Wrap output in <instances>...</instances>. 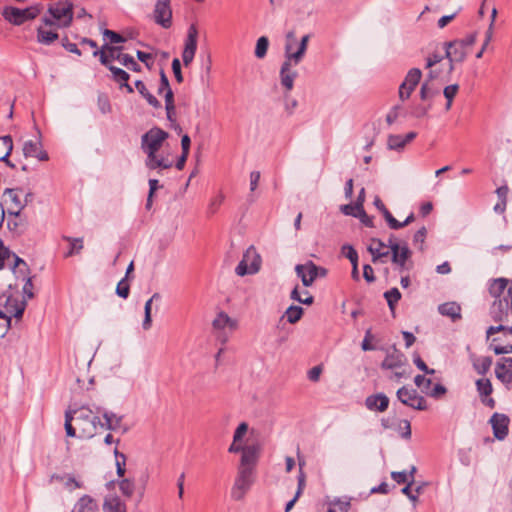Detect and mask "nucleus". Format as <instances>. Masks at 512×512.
Listing matches in <instances>:
<instances>
[{
	"mask_svg": "<svg viewBox=\"0 0 512 512\" xmlns=\"http://www.w3.org/2000/svg\"><path fill=\"white\" fill-rule=\"evenodd\" d=\"M309 36L299 34H286L285 38V60L280 69V83L286 92L294 87V80L298 72L294 69L304 58L307 49Z\"/></svg>",
	"mask_w": 512,
	"mask_h": 512,
	"instance_id": "f257e3e1",
	"label": "nucleus"
},
{
	"mask_svg": "<svg viewBox=\"0 0 512 512\" xmlns=\"http://www.w3.org/2000/svg\"><path fill=\"white\" fill-rule=\"evenodd\" d=\"M169 137V134L158 127H153L141 137V149L146 154L145 166L150 170L169 169L173 162L158 152Z\"/></svg>",
	"mask_w": 512,
	"mask_h": 512,
	"instance_id": "f03ea898",
	"label": "nucleus"
},
{
	"mask_svg": "<svg viewBox=\"0 0 512 512\" xmlns=\"http://www.w3.org/2000/svg\"><path fill=\"white\" fill-rule=\"evenodd\" d=\"M475 43L474 35H469L463 40H455L444 43L445 57L448 59L446 76L449 77L454 70V62H462L470 46Z\"/></svg>",
	"mask_w": 512,
	"mask_h": 512,
	"instance_id": "7ed1b4c3",
	"label": "nucleus"
},
{
	"mask_svg": "<svg viewBox=\"0 0 512 512\" xmlns=\"http://www.w3.org/2000/svg\"><path fill=\"white\" fill-rule=\"evenodd\" d=\"M73 18V4L69 0H59L48 10L44 21L50 26L65 28Z\"/></svg>",
	"mask_w": 512,
	"mask_h": 512,
	"instance_id": "20e7f679",
	"label": "nucleus"
},
{
	"mask_svg": "<svg viewBox=\"0 0 512 512\" xmlns=\"http://www.w3.org/2000/svg\"><path fill=\"white\" fill-rule=\"evenodd\" d=\"M103 35L104 44L102 45L101 49H96L93 51V56H99L100 62L108 68V66H110V61L114 59L117 60V54L121 53V47L116 46V44L127 41V38L124 37L123 34Z\"/></svg>",
	"mask_w": 512,
	"mask_h": 512,
	"instance_id": "39448f33",
	"label": "nucleus"
},
{
	"mask_svg": "<svg viewBox=\"0 0 512 512\" xmlns=\"http://www.w3.org/2000/svg\"><path fill=\"white\" fill-rule=\"evenodd\" d=\"M92 410L82 406L78 409V415L75 418L76 430L79 438H92L96 434L97 426L100 424L99 416H91Z\"/></svg>",
	"mask_w": 512,
	"mask_h": 512,
	"instance_id": "423d86ee",
	"label": "nucleus"
},
{
	"mask_svg": "<svg viewBox=\"0 0 512 512\" xmlns=\"http://www.w3.org/2000/svg\"><path fill=\"white\" fill-rule=\"evenodd\" d=\"M255 481V473L243 469H237V473L230 490V497L233 501L244 500Z\"/></svg>",
	"mask_w": 512,
	"mask_h": 512,
	"instance_id": "0eeeda50",
	"label": "nucleus"
},
{
	"mask_svg": "<svg viewBox=\"0 0 512 512\" xmlns=\"http://www.w3.org/2000/svg\"><path fill=\"white\" fill-rule=\"evenodd\" d=\"M261 266V257L253 246H250L243 255L242 260L237 265L235 272L239 276L255 274Z\"/></svg>",
	"mask_w": 512,
	"mask_h": 512,
	"instance_id": "6e6552de",
	"label": "nucleus"
},
{
	"mask_svg": "<svg viewBox=\"0 0 512 512\" xmlns=\"http://www.w3.org/2000/svg\"><path fill=\"white\" fill-rule=\"evenodd\" d=\"M39 13L40 10L35 6H31L25 9L9 6L3 9L2 15L10 23L20 25L27 20L36 18Z\"/></svg>",
	"mask_w": 512,
	"mask_h": 512,
	"instance_id": "1a4fd4ad",
	"label": "nucleus"
},
{
	"mask_svg": "<svg viewBox=\"0 0 512 512\" xmlns=\"http://www.w3.org/2000/svg\"><path fill=\"white\" fill-rule=\"evenodd\" d=\"M396 395L398 400L406 406L421 411L427 409L426 400L413 388L403 386L398 389Z\"/></svg>",
	"mask_w": 512,
	"mask_h": 512,
	"instance_id": "9d476101",
	"label": "nucleus"
},
{
	"mask_svg": "<svg viewBox=\"0 0 512 512\" xmlns=\"http://www.w3.org/2000/svg\"><path fill=\"white\" fill-rule=\"evenodd\" d=\"M260 451L261 446L258 443L246 445V449L241 454L240 463L237 469H243L255 473Z\"/></svg>",
	"mask_w": 512,
	"mask_h": 512,
	"instance_id": "9b49d317",
	"label": "nucleus"
},
{
	"mask_svg": "<svg viewBox=\"0 0 512 512\" xmlns=\"http://www.w3.org/2000/svg\"><path fill=\"white\" fill-rule=\"evenodd\" d=\"M96 413L102 414L104 419V423L100 421V424H98L101 428L111 431L121 430L122 433H126L129 430V427L123 424V416L117 415L111 411L102 410L99 407L96 408Z\"/></svg>",
	"mask_w": 512,
	"mask_h": 512,
	"instance_id": "f8f14e48",
	"label": "nucleus"
},
{
	"mask_svg": "<svg viewBox=\"0 0 512 512\" xmlns=\"http://www.w3.org/2000/svg\"><path fill=\"white\" fill-rule=\"evenodd\" d=\"M422 77V72L418 68H412L408 71L405 80L399 87V98L404 101L408 99L419 83Z\"/></svg>",
	"mask_w": 512,
	"mask_h": 512,
	"instance_id": "ddd939ff",
	"label": "nucleus"
},
{
	"mask_svg": "<svg viewBox=\"0 0 512 512\" xmlns=\"http://www.w3.org/2000/svg\"><path fill=\"white\" fill-rule=\"evenodd\" d=\"M512 314V305L508 299H496L491 305L490 315L496 322H506Z\"/></svg>",
	"mask_w": 512,
	"mask_h": 512,
	"instance_id": "4468645a",
	"label": "nucleus"
},
{
	"mask_svg": "<svg viewBox=\"0 0 512 512\" xmlns=\"http://www.w3.org/2000/svg\"><path fill=\"white\" fill-rule=\"evenodd\" d=\"M155 21L160 24L164 29L171 26L172 11L170 8L169 0H157L154 9Z\"/></svg>",
	"mask_w": 512,
	"mask_h": 512,
	"instance_id": "2eb2a0df",
	"label": "nucleus"
},
{
	"mask_svg": "<svg viewBox=\"0 0 512 512\" xmlns=\"http://www.w3.org/2000/svg\"><path fill=\"white\" fill-rule=\"evenodd\" d=\"M391 254V260L399 267L400 272L409 270L407 260L411 257L412 252L406 242H402V245H393Z\"/></svg>",
	"mask_w": 512,
	"mask_h": 512,
	"instance_id": "dca6fc26",
	"label": "nucleus"
},
{
	"mask_svg": "<svg viewBox=\"0 0 512 512\" xmlns=\"http://www.w3.org/2000/svg\"><path fill=\"white\" fill-rule=\"evenodd\" d=\"M295 272L305 287L312 286L314 281L317 279V265L313 261H307L304 264H297L295 266Z\"/></svg>",
	"mask_w": 512,
	"mask_h": 512,
	"instance_id": "f3484780",
	"label": "nucleus"
},
{
	"mask_svg": "<svg viewBox=\"0 0 512 512\" xmlns=\"http://www.w3.org/2000/svg\"><path fill=\"white\" fill-rule=\"evenodd\" d=\"M496 377L508 388H512V358L505 357L497 362Z\"/></svg>",
	"mask_w": 512,
	"mask_h": 512,
	"instance_id": "a211bd4d",
	"label": "nucleus"
},
{
	"mask_svg": "<svg viewBox=\"0 0 512 512\" xmlns=\"http://www.w3.org/2000/svg\"><path fill=\"white\" fill-rule=\"evenodd\" d=\"M494 437L504 440L508 435L509 418L505 414L494 413L490 418Z\"/></svg>",
	"mask_w": 512,
	"mask_h": 512,
	"instance_id": "6ab92c4d",
	"label": "nucleus"
},
{
	"mask_svg": "<svg viewBox=\"0 0 512 512\" xmlns=\"http://www.w3.org/2000/svg\"><path fill=\"white\" fill-rule=\"evenodd\" d=\"M406 361L407 359L405 355L393 347L392 351L387 353L385 359L381 363V368L387 370L397 369L404 366Z\"/></svg>",
	"mask_w": 512,
	"mask_h": 512,
	"instance_id": "aec40b11",
	"label": "nucleus"
},
{
	"mask_svg": "<svg viewBox=\"0 0 512 512\" xmlns=\"http://www.w3.org/2000/svg\"><path fill=\"white\" fill-rule=\"evenodd\" d=\"M23 154L26 158L35 157L40 161H47L48 154L42 149V143L39 140H29L23 145Z\"/></svg>",
	"mask_w": 512,
	"mask_h": 512,
	"instance_id": "412c9836",
	"label": "nucleus"
},
{
	"mask_svg": "<svg viewBox=\"0 0 512 512\" xmlns=\"http://www.w3.org/2000/svg\"><path fill=\"white\" fill-rule=\"evenodd\" d=\"M386 248L387 245L382 240L378 238H372L370 240V244L368 245L367 250L371 254L372 261L374 263L378 261L384 262L383 258H386L390 254V251Z\"/></svg>",
	"mask_w": 512,
	"mask_h": 512,
	"instance_id": "4be33fe9",
	"label": "nucleus"
},
{
	"mask_svg": "<svg viewBox=\"0 0 512 512\" xmlns=\"http://www.w3.org/2000/svg\"><path fill=\"white\" fill-rule=\"evenodd\" d=\"M365 405L369 410L384 412L388 408L389 398L383 393L370 395L366 398Z\"/></svg>",
	"mask_w": 512,
	"mask_h": 512,
	"instance_id": "5701e85b",
	"label": "nucleus"
},
{
	"mask_svg": "<svg viewBox=\"0 0 512 512\" xmlns=\"http://www.w3.org/2000/svg\"><path fill=\"white\" fill-rule=\"evenodd\" d=\"M237 327V320L230 318L225 312L218 313L215 319L212 321L213 331H223L226 328L235 330Z\"/></svg>",
	"mask_w": 512,
	"mask_h": 512,
	"instance_id": "b1692460",
	"label": "nucleus"
},
{
	"mask_svg": "<svg viewBox=\"0 0 512 512\" xmlns=\"http://www.w3.org/2000/svg\"><path fill=\"white\" fill-rule=\"evenodd\" d=\"M26 308V302L24 300L20 301L18 298L9 296L5 302V310L6 314H12L15 318L20 319L23 316V313Z\"/></svg>",
	"mask_w": 512,
	"mask_h": 512,
	"instance_id": "393cba45",
	"label": "nucleus"
},
{
	"mask_svg": "<svg viewBox=\"0 0 512 512\" xmlns=\"http://www.w3.org/2000/svg\"><path fill=\"white\" fill-rule=\"evenodd\" d=\"M4 196L11 202L12 207L9 208V214L14 216H19L22 209L25 207V203H23L20 199L17 189H6L4 192Z\"/></svg>",
	"mask_w": 512,
	"mask_h": 512,
	"instance_id": "a878e982",
	"label": "nucleus"
},
{
	"mask_svg": "<svg viewBox=\"0 0 512 512\" xmlns=\"http://www.w3.org/2000/svg\"><path fill=\"white\" fill-rule=\"evenodd\" d=\"M197 34H188V37L185 41V47L182 53V59L185 66H188L194 56L197 49Z\"/></svg>",
	"mask_w": 512,
	"mask_h": 512,
	"instance_id": "bb28decb",
	"label": "nucleus"
},
{
	"mask_svg": "<svg viewBox=\"0 0 512 512\" xmlns=\"http://www.w3.org/2000/svg\"><path fill=\"white\" fill-rule=\"evenodd\" d=\"M441 315L450 317L453 321L461 318V307L456 302L443 303L438 307Z\"/></svg>",
	"mask_w": 512,
	"mask_h": 512,
	"instance_id": "cd10ccee",
	"label": "nucleus"
},
{
	"mask_svg": "<svg viewBox=\"0 0 512 512\" xmlns=\"http://www.w3.org/2000/svg\"><path fill=\"white\" fill-rule=\"evenodd\" d=\"M444 58H446L445 56H441L439 54H433L431 56H429L427 58V61H426V68L429 69V73H428V79L429 80H434V79H438V78H441L442 77V70H438V69H433V67L440 63Z\"/></svg>",
	"mask_w": 512,
	"mask_h": 512,
	"instance_id": "c85d7f7f",
	"label": "nucleus"
},
{
	"mask_svg": "<svg viewBox=\"0 0 512 512\" xmlns=\"http://www.w3.org/2000/svg\"><path fill=\"white\" fill-rule=\"evenodd\" d=\"M97 504L90 496L81 497L74 505L72 512H96Z\"/></svg>",
	"mask_w": 512,
	"mask_h": 512,
	"instance_id": "c756f323",
	"label": "nucleus"
},
{
	"mask_svg": "<svg viewBox=\"0 0 512 512\" xmlns=\"http://www.w3.org/2000/svg\"><path fill=\"white\" fill-rule=\"evenodd\" d=\"M508 283H509V280L506 278L494 279L489 286L490 295L492 297H494L495 300L502 299L501 295L503 294L504 290L506 289Z\"/></svg>",
	"mask_w": 512,
	"mask_h": 512,
	"instance_id": "7c9ffc66",
	"label": "nucleus"
},
{
	"mask_svg": "<svg viewBox=\"0 0 512 512\" xmlns=\"http://www.w3.org/2000/svg\"><path fill=\"white\" fill-rule=\"evenodd\" d=\"M492 362V358L489 356L475 357L473 358V367L478 374L485 375L490 370Z\"/></svg>",
	"mask_w": 512,
	"mask_h": 512,
	"instance_id": "2f4dec72",
	"label": "nucleus"
},
{
	"mask_svg": "<svg viewBox=\"0 0 512 512\" xmlns=\"http://www.w3.org/2000/svg\"><path fill=\"white\" fill-rule=\"evenodd\" d=\"M135 88L137 91L147 100V102L153 106L154 108L161 107L160 102L157 100V98L152 95L146 88L145 84L141 80H137L135 82Z\"/></svg>",
	"mask_w": 512,
	"mask_h": 512,
	"instance_id": "473e14b6",
	"label": "nucleus"
},
{
	"mask_svg": "<svg viewBox=\"0 0 512 512\" xmlns=\"http://www.w3.org/2000/svg\"><path fill=\"white\" fill-rule=\"evenodd\" d=\"M62 239L69 242L70 244L69 250L64 255L66 258L79 254L80 251L83 249V238L63 236Z\"/></svg>",
	"mask_w": 512,
	"mask_h": 512,
	"instance_id": "72a5a7b5",
	"label": "nucleus"
},
{
	"mask_svg": "<svg viewBox=\"0 0 512 512\" xmlns=\"http://www.w3.org/2000/svg\"><path fill=\"white\" fill-rule=\"evenodd\" d=\"M13 149V142L10 136L0 137V160H6Z\"/></svg>",
	"mask_w": 512,
	"mask_h": 512,
	"instance_id": "f704fd0d",
	"label": "nucleus"
},
{
	"mask_svg": "<svg viewBox=\"0 0 512 512\" xmlns=\"http://www.w3.org/2000/svg\"><path fill=\"white\" fill-rule=\"evenodd\" d=\"M105 512H126L125 504L117 497L106 501L104 504Z\"/></svg>",
	"mask_w": 512,
	"mask_h": 512,
	"instance_id": "c9c22d12",
	"label": "nucleus"
},
{
	"mask_svg": "<svg viewBox=\"0 0 512 512\" xmlns=\"http://www.w3.org/2000/svg\"><path fill=\"white\" fill-rule=\"evenodd\" d=\"M303 312L304 311L302 307L291 305L287 308L285 316L287 317V321L289 323L295 324L301 319Z\"/></svg>",
	"mask_w": 512,
	"mask_h": 512,
	"instance_id": "e433bc0d",
	"label": "nucleus"
},
{
	"mask_svg": "<svg viewBox=\"0 0 512 512\" xmlns=\"http://www.w3.org/2000/svg\"><path fill=\"white\" fill-rule=\"evenodd\" d=\"M304 298L303 295L300 294L298 286H296L290 294V298L294 301H297L302 304L311 305L314 302V298L312 295L309 294L308 291H304Z\"/></svg>",
	"mask_w": 512,
	"mask_h": 512,
	"instance_id": "4c0bfd02",
	"label": "nucleus"
},
{
	"mask_svg": "<svg viewBox=\"0 0 512 512\" xmlns=\"http://www.w3.org/2000/svg\"><path fill=\"white\" fill-rule=\"evenodd\" d=\"M384 297L387 300L389 309L394 312L396 303L401 298V293L398 288H392L384 293Z\"/></svg>",
	"mask_w": 512,
	"mask_h": 512,
	"instance_id": "58836bf2",
	"label": "nucleus"
},
{
	"mask_svg": "<svg viewBox=\"0 0 512 512\" xmlns=\"http://www.w3.org/2000/svg\"><path fill=\"white\" fill-rule=\"evenodd\" d=\"M78 415V410H67L65 412V430L69 437H76V428L72 425L73 415Z\"/></svg>",
	"mask_w": 512,
	"mask_h": 512,
	"instance_id": "ea45409f",
	"label": "nucleus"
},
{
	"mask_svg": "<svg viewBox=\"0 0 512 512\" xmlns=\"http://www.w3.org/2000/svg\"><path fill=\"white\" fill-rule=\"evenodd\" d=\"M108 69L111 71L112 75H113V79L114 81H116L117 83L120 84V86L125 83V82H128L129 80V74L124 71L123 69L121 68H118L116 66H113V65H110L108 66Z\"/></svg>",
	"mask_w": 512,
	"mask_h": 512,
	"instance_id": "a19ab883",
	"label": "nucleus"
},
{
	"mask_svg": "<svg viewBox=\"0 0 512 512\" xmlns=\"http://www.w3.org/2000/svg\"><path fill=\"white\" fill-rule=\"evenodd\" d=\"M269 47V40L267 37L262 36L257 40L255 47V56L258 59H262L266 56Z\"/></svg>",
	"mask_w": 512,
	"mask_h": 512,
	"instance_id": "79ce46f5",
	"label": "nucleus"
},
{
	"mask_svg": "<svg viewBox=\"0 0 512 512\" xmlns=\"http://www.w3.org/2000/svg\"><path fill=\"white\" fill-rule=\"evenodd\" d=\"M114 455L116 458V468L117 475L119 477H123L125 474V465H126V456L122 452H119L118 449L114 450Z\"/></svg>",
	"mask_w": 512,
	"mask_h": 512,
	"instance_id": "37998d69",
	"label": "nucleus"
},
{
	"mask_svg": "<svg viewBox=\"0 0 512 512\" xmlns=\"http://www.w3.org/2000/svg\"><path fill=\"white\" fill-rule=\"evenodd\" d=\"M477 391L481 396H489L492 391V384L489 379H479L476 381Z\"/></svg>",
	"mask_w": 512,
	"mask_h": 512,
	"instance_id": "c03bdc74",
	"label": "nucleus"
},
{
	"mask_svg": "<svg viewBox=\"0 0 512 512\" xmlns=\"http://www.w3.org/2000/svg\"><path fill=\"white\" fill-rule=\"evenodd\" d=\"M119 490L126 497H131L135 490V484L130 479H123L119 482Z\"/></svg>",
	"mask_w": 512,
	"mask_h": 512,
	"instance_id": "a18cd8bd",
	"label": "nucleus"
},
{
	"mask_svg": "<svg viewBox=\"0 0 512 512\" xmlns=\"http://www.w3.org/2000/svg\"><path fill=\"white\" fill-rule=\"evenodd\" d=\"M152 300H147L144 306V320L142 323L144 330H149L152 325V317H151V309H152Z\"/></svg>",
	"mask_w": 512,
	"mask_h": 512,
	"instance_id": "49530a36",
	"label": "nucleus"
},
{
	"mask_svg": "<svg viewBox=\"0 0 512 512\" xmlns=\"http://www.w3.org/2000/svg\"><path fill=\"white\" fill-rule=\"evenodd\" d=\"M388 148L391 150L402 149L405 146L403 136L401 135H390L388 137Z\"/></svg>",
	"mask_w": 512,
	"mask_h": 512,
	"instance_id": "de8ad7c7",
	"label": "nucleus"
},
{
	"mask_svg": "<svg viewBox=\"0 0 512 512\" xmlns=\"http://www.w3.org/2000/svg\"><path fill=\"white\" fill-rule=\"evenodd\" d=\"M97 105L102 114L111 112V104L109 98L105 94H100L97 99Z\"/></svg>",
	"mask_w": 512,
	"mask_h": 512,
	"instance_id": "09e8293b",
	"label": "nucleus"
},
{
	"mask_svg": "<svg viewBox=\"0 0 512 512\" xmlns=\"http://www.w3.org/2000/svg\"><path fill=\"white\" fill-rule=\"evenodd\" d=\"M381 213L391 229H394V230L400 229V222L393 217V215L390 213V211L387 208H384L381 211Z\"/></svg>",
	"mask_w": 512,
	"mask_h": 512,
	"instance_id": "8fccbe9b",
	"label": "nucleus"
},
{
	"mask_svg": "<svg viewBox=\"0 0 512 512\" xmlns=\"http://www.w3.org/2000/svg\"><path fill=\"white\" fill-rule=\"evenodd\" d=\"M130 292V286L126 282V278L122 279L117 287H116V294L124 299H126L129 296Z\"/></svg>",
	"mask_w": 512,
	"mask_h": 512,
	"instance_id": "3c124183",
	"label": "nucleus"
},
{
	"mask_svg": "<svg viewBox=\"0 0 512 512\" xmlns=\"http://www.w3.org/2000/svg\"><path fill=\"white\" fill-rule=\"evenodd\" d=\"M340 210L345 215L357 217V213H360L362 209L356 203H354V204L342 205Z\"/></svg>",
	"mask_w": 512,
	"mask_h": 512,
	"instance_id": "603ef678",
	"label": "nucleus"
},
{
	"mask_svg": "<svg viewBox=\"0 0 512 512\" xmlns=\"http://www.w3.org/2000/svg\"><path fill=\"white\" fill-rule=\"evenodd\" d=\"M438 93L437 90H433L428 82H425L422 84L421 86V89H420V97L422 100H426L430 97H433L434 95H436Z\"/></svg>",
	"mask_w": 512,
	"mask_h": 512,
	"instance_id": "864d4df0",
	"label": "nucleus"
},
{
	"mask_svg": "<svg viewBox=\"0 0 512 512\" xmlns=\"http://www.w3.org/2000/svg\"><path fill=\"white\" fill-rule=\"evenodd\" d=\"M248 431V424L245 422H242L239 424V426L236 428L234 432V442H241L243 437L246 435Z\"/></svg>",
	"mask_w": 512,
	"mask_h": 512,
	"instance_id": "5fc2aeb1",
	"label": "nucleus"
},
{
	"mask_svg": "<svg viewBox=\"0 0 512 512\" xmlns=\"http://www.w3.org/2000/svg\"><path fill=\"white\" fill-rule=\"evenodd\" d=\"M60 479L63 481L65 488L70 491L81 487V484L71 475L61 477Z\"/></svg>",
	"mask_w": 512,
	"mask_h": 512,
	"instance_id": "6e6d98bb",
	"label": "nucleus"
},
{
	"mask_svg": "<svg viewBox=\"0 0 512 512\" xmlns=\"http://www.w3.org/2000/svg\"><path fill=\"white\" fill-rule=\"evenodd\" d=\"M414 383L417 387L422 388L423 391H427L432 381L423 375H417L414 378Z\"/></svg>",
	"mask_w": 512,
	"mask_h": 512,
	"instance_id": "4d7b16f0",
	"label": "nucleus"
},
{
	"mask_svg": "<svg viewBox=\"0 0 512 512\" xmlns=\"http://www.w3.org/2000/svg\"><path fill=\"white\" fill-rule=\"evenodd\" d=\"M59 34H37V42L50 45L58 39Z\"/></svg>",
	"mask_w": 512,
	"mask_h": 512,
	"instance_id": "13d9d810",
	"label": "nucleus"
},
{
	"mask_svg": "<svg viewBox=\"0 0 512 512\" xmlns=\"http://www.w3.org/2000/svg\"><path fill=\"white\" fill-rule=\"evenodd\" d=\"M459 90V86L457 84L448 85L444 88L443 94L446 100L453 101Z\"/></svg>",
	"mask_w": 512,
	"mask_h": 512,
	"instance_id": "bf43d9fd",
	"label": "nucleus"
},
{
	"mask_svg": "<svg viewBox=\"0 0 512 512\" xmlns=\"http://www.w3.org/2000/svg\"><path fill=\"white\" fill-rule=\"evenodd\" d=\"M14 260H15V262H14L13 269L17 268L18 272L21 274H26L27 272H29L28 265L26 264V262L23 259H21L17 255H14Z\"/></svg>",
	"mask_w": 512,
	"mask_h": 512,
	"instance_id": "052dcab7",
	"label": "nucleus"
},
{
	"mask_svg": "<svg viewBox=\"0 0 512 512\" xmlns=\"http://www.w3.org/2000/svg\"><path fill=\"white\" fill-rule=\"evenodd\" d=\"M117 60L127 68L130 67V65H136V61L129 54L118 53Z\"/></svg>",
	"mask_w": 512,
	"mask_h": 512,
	"instance_id": "680f3d73",
	"label": "nucleus"
},
{
	"mask_svg": "<svg viewBox=\"0 0 512 512\" xmlns=\"http://www.w3.org/2000/svg\"><path fill=\"white\" fill-rule=\"evenodd\" d=\"M414 364L417 366V368L421 371H423L424 373L426 374H434L435 373V370L434 369H430L426 363L420 358V356H415L414 357Z\"/></svg>",
	"mask_w": 512,
	"mask_h": 512,
	"instance_id": "e2e57ef3",
	"label": "nucleus"
},
{
	"mask_svg": "<svg viewBox=\"0 0 512 512\" xmlns=\"http://www.w3.org/2000/svg\"><path fill=\"white\" fill-rule=\"evenodd\" d=\"M172 70L175 75L176 81L181 83L183 81V76L181 73V63L178 58L173 59L172 61Z\"/></svg>",
	"mask_w": 512,
	"mask_h": 512,
	"instance_id": "0e129e2a",
	"label": "nucleus"
},
{
	"mask_svg": "<svg viewBox=\"0 0 512 512\" xmlns=\"http://www.w3.org/2000/svg\"><path fill=\"white\" fill-rule=\"evenodd\" d=\"M170 88L169 80L164 72V70L160 71V86L158 89V93L161 94L163 92L168 91Z\"/></svg>",
	"mask_w": 512,
	"mask_h": 512,
	"instance_id": "69168bd1",
	"label": "nucleus"
},
{
	"mask_svg": "<svg viewBox=\"0 0 512 512\" xmlns=\"http://www.w3.org/2000/svg\"><path fill=\"white\" fill-rule=\"evenodd\" d=\"M322 373L321 366H314L308 371V379L312 382H317L320 379Z\"/></svg>",
	"mask_w": 512,
	"mask_h": 512,
	"instance_id": "338daca9",
	"label": "nucleus"
},
{
	"mask_svg": "<svg viewBox=\"0 0 512 512\" xmlns=\"http://www.w3.org/2000/svg\"><path fill=\"white\" fill-rule=\"evenodd\" d=\"M400 109L401 107L399 105H396L389 111V113L386 116V122L389 125L393 124L396 121V119L399 116Z\"/></svg>",
	"mask_w": 512,
	"mask_h": 512,
	"instance_id": "774afa93",
	"label": "nucleus"
}]
</instances>
